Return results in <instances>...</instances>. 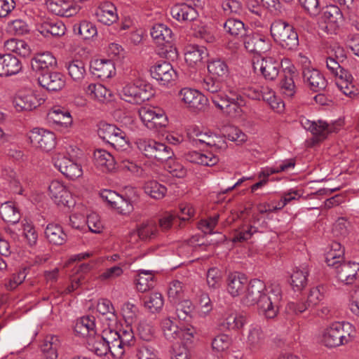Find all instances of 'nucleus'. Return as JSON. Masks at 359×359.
Segmentation results:
<instances>
[{
    "instance_id": "obj_48",
    "label": "nucleus",
    "mask_w": 359,
    "mask_h": 359,
    "mask_svg": "<svg viewBox=\"0 0 359 359\" xmlns=\"http://www.w3.org/2000/svg\"><path fill=\"white\" fill-rule=\"evenodd\" d=\"M143 189L146 194L157 200L163 198L167 192L165 186L154 180L147 182Z\"/></svg>"
},
{
    "instance_id": "obj_45",
    "label": "nucleus",
    "mask_w": 359,
    "mask_h": 359,
    "mask_svg": "<svg viewBox=\"0 0 359 359\" xmlns=\"http://www.w3.org/2000/svg\"><path fill=\"white\" fill-rule=\"evenodd\" d=\"M185 158L191 163L206 166L213 165L217 161V158L211 154H210V156H208L196 151H189L185 154Z\"/></svg>"
},
{
    "instance_id": "obj_42",
    "label": "nucleus",
    "mask_w": 359,
    "mask_h": 359,
    "mask_svg": "<svg viewBox=\"0 0 359 359\" xmlns=\"http://www.w3.org/2000/svg\"><path fill=\"white\" fill-rule=\"evenodd\" d=\"M135 281L137 290L140 292H146L155 286L154 275L151 271H140Z\"/></svg>"
},
{
    "instance_id": "obj_50",
    "label": "nucleus",
    "mask_w": 359,
    "mask_h": 359,
    "mask_svg": "<svg viewBox=\"0 0 359 359\" xmlns=\"http://www.w3.org/2000/svg\"><path fill=\"white\" fill-rule=\"evenodd\" d=\"M309 271L307 268L302 269H296L291 275V285L297 291L303 290L307 284V276Z\"/></svg>"
},
{
    "instance_id": "obj_36",
    "label": "nucleus",
    "mask_w": 359,
    "mask_h": 359,
    "mask_svg": "<svg viewBox=\"0 0 359 359\" xmlns=\"http://www.w3.org/2000/svg\"><path fill=\"white\" fill-rule=\"evenodd\" d=\"M87 348L98 356L105 355L109 351V344H106L103 335L95 334L87 339Z\"/></svg>"
},
{
    "instance_id": "obj_27",
    "label": "nucleus",
    "mask_w": 359,
    "mask_h": 359,
    "mask_svg": "<svg viewBox=\"0 0 359 359\" xmlns=\"http://www.w3.org/2000/svg\"><path fill=\"white\" fill-rule=\"evenodd\" d=\"M95 164L104 172H111L116 168L114 156L104 149H96L94 151Z\"/></svg>"
},
{
    "instance_id": "obj_59",
    "label": "nucleus",
    "mask_w": 359,
    "mask_h": 359,
    "mask_svg": "<svg viewBox=\"0 0 359 359\" xmlns=\"http://www.w3.org/2000/svg\"><path fill=\"white\" fill-rule=\"evenodd\" d=\"M115 149L124 151L129 147L126 133L118 128L117 133L110 140L109 143Z\"/></svg>"
},
{
    "instance_id": "obj_40",
    "label": "nucleus",
    "mask_w": 359,
    "mask_h": 359,
    "mask_svg": "<svg viewBox=\"0 0 359 359\" xmlns=\"http://www.w3.org/2000/svg\"><path fill=\"white\" fill-rule=\"evenodd\" d=\"M138 237L142 241H151L156 237L158 229L154 221L147 220L136 227Z\"/></svg>"
},
{
    "instance_id": "obj_26",
    "label": "nucleus",
    "mask_w": 359,
    "mask_h": 359,
    "mask_svg": "<svg viewBox=\"0 0 359 359\" xmlns=\"http://www.w3.org/2000/svg\"><path fill=\"white\" fill-rule=\"evenodd\" d=\"M36 27L44 36H48L49 34L53 36H61L65 34L66 29L65 25L60 21L44 20L37 23Z\"/></svg>"
},
{
    "instance_id": "obj_18",
    "label": "nucleus",
    "mask_w": 359,
    "mask_h": 359,
    "mask_svg": "<svg viewBox=\"0 0 359 359\" xmlns=\"http://www.w3.org/2000/svg\"><path fill=\"white\" fill-rule=\"evenodd\" d=\"M91 72L96 77L105 80L115 74L114 62L111 60H95L90 65Z\"/></svg>"
},
{
    "instance_id": "obj_13",
    "label": "nucleus",
    "mask_w": 359,
    "mask_h": 359,
    "mask_svg": "<svg viewBox=\"0 0 359 359\" xmlns=\"http://www.w3.org/2000/svg\"><path fill=\"white\" fill-rule=\"evenodd\" d=\"M48 9L53 13L63 17H72L80 10V6L65 0H47Z\"/></svg>"
},
{
    "instance_id": "obj_31",
    "label": "nucleus",
    "mask_w": 359,
    "mask_h": 359,
    "mask_svg": "<svg viewBox=\"0 0 359 359\" xmlns=\"http://www.w3.org/2000/svg\"><path fill=\"white\" fill-rule=\"evenodd\" d=\"M95 323L94 316H83L77 320L74 326V331L87 339L95 334Z\"/></svg>"
},
{
    "instance_id": "obj_33",
    "label": "nucleus",
    "mask_w": 359,
    "mask_h": 359,
    "mask_svg": "<svg viewBox=\"0 0 359 359\" xmlns=\"http://www.w3.org/2000/svg\"><path fill=\"white\" fill-rule=\"evenodd\" d=\"M59 339L56 336H47L41 346V359H57Z\"/></svg>"
},
{
    "instance_id": "obj_7",
    "label": "nucleus",
    "mask_w": 359,
    "mask_h": 359,
    "mask_svg": "<svg viewBox=\"0 0 359 359\" xmlns=\"http://www.w3.org/2000/svg\"><path fill=\"white\" fill-rule=\"evenodd\" d=\"M43 100L39 98L31 90L18 92L13 100V106L18 111H32L39 107Z\"/></svg>"
},
{
    "instance_id": "obj_5",
    "label": "nucleus",
    "mask_w": 359,
    "mask_h": 359,
    "mask_svg": "<svg viewBox=\"0 0 359 359\" xmlns=\"http://www.w3.org/2000/svg\"><path fill=\"white\" fill-rule=\"evenodd\" d=\"M252 65L254 72L260 74L266 80L273 81L279 74L280 63L273 57H257L253 59Z\"/></svg>"
},
{
    "instance_id": "obj_24",
    "label": "nucleus",
    "mask_w": 359,
    "mask_h": 359,
    "mask_svg": "<svg viewBox=\"0 0 359 359\" xmlns=\"http://www.w3.org/2000/svg\"><path fill=\"white\" fill-rule=\"evenodd\" d=\"M172 17L178 21L191 22L198 17L196 10L187 4L175 5L170 11Z\"/></svg>"
},
{
    "instance_id": "obj_41",
    "label": "nucleus",
    "mask_w": 359,
    "mask_h": 359,
    "mask_svg": "<svg viewBox=\"0 0 359 359\" xmlns=\"http://www.w3.org/2000/svg\"><path fill=\"white\" fill-rule=\"evenodd\" d=\"M151 36L157 44L172 41V32L163 24H156L151 31Z\"/></svg>"
},
{
    "instance_id": "obj_57",
    "label": "nucleus",
    "mask_w": 359,
    "mask_h": 359,
    "mask_svg": "<svg viewBox=\"0 0 359 359\" xmlns=\"http://www.w3.org/2000/svg\"><path fill=\"white\" fill-rule=\"evenodd\" d=\"M161 328L164 336L168 340H173L180 334L179 328L169 318H165L161 322Z\"/></svg>"
},
{
    "instance_id": "obj_20",
    "label": "nucleus",
    "mask_w": 359,
    "mask_h": 359,
    "mask_svg": "<svg viewBox=\"0 0 359 359\" xmlns=\"http://www.w3.org/2000/svg\"><path fill=\"white\" fill-rule=\"evenodd\" d=\"M96 16L99 22L106 25H111L118 20L116 8L109 1L100 4L96 11Z\"/></svg>"
},
{
    "instance_id": "obj_44",
    "label": "nucleus",
    "mask_w": 359,
    "mask_h": 359,
    "mask_svg": "<svg viewBox=\"0 0 359 359\" xmlns=\"http://www.w3.org/2000/svg\"><path fill=\"white\" fill-rule=\"evenodd\" d=\"M20 218V212L13 202L1 203V219L7 223L15 224Z\"/></svg>"
},
{
    "instance_id": "obj_3",
    "label": "nucleus",
    "mask_w": 359,
    "mask_h": 359,
    "mask_svg": "<svg viewBox=\"0 0 359 359\" xmlns=\"http://www.w3.org/2000/svg\"><path fill=\"white\" fill-rule=\"evenodd\" d=\"M351 330L352 326L348 323L335 322L324 331L323 342L330 348L346 344L352 340Z\"/></svg>"
},
{
    "instance_id": "obj_22",
    "label": "nucleus",
    "mask_w": 359,
    "mask_h": 359,
    "mask_svg": "<svg viewBox=\"0 0 359 359\" xmlns=\"http://www.w3.org/2000/svg\"><path fill=\"white\" fill-rule=\"evenodd\" d=\"M208 55L205 47L198 45H189L187 47L185 61L191 67L198 66L203 63V60Z\"/></svg>"
},
{
    "instance_id": "obj_39",
    "label": "nucleus",
    "mask_w": 359,
    "mask_h": 359,
    "mask_svg": "<svg viewBox=\"0 0 359 359\" xmlns=\"http://www.w3.org/2000/svg\"><path fill=\"white\" fill-rule=\"evenodd\" d=\"M144 307L152 313H159L164 304V299L159 292H151L142 298Z\"/></svg>"
},
{
    "instance_id": "obj_17",
    "label": "nucleus",
    "mask_w": 359,
    "mask_h": 359,
    "mask_svg": "<svg viewBox=\"0 0 359 359\" xmlns=\"http://www.w3.org/2000/svg\"><path fill=\"white\" fill-rule=\"evenodd\" d=\"M50 198L57 205L70 206L72 196L66 187L59 181H52L48 187Z\"/></svg>"
},
{
    "instance_id": "obj_38",
    "label": "nucleus",
    "mask_w": 359,
    "mask_h": 359,
    "mask_svg": "<svg viewBox=\"0 0 359 359\" xmlns=\"http://www.w3.org/2000/svg\"><path fill=\"white\" fill-rule=\"evenodd\" d=\"M344 249L338 242L334 241L330 245V249L325 254V262L329 266L336 267L341 264Z\"/></svg>"
},
{
    "instance_id": "obj_60",
    "label": "nucleus",
    "mask_w": 359,
    "mask_h": 359,
    "mask_svg": "<svg viewBox=\"0 0 359 359\" xmlns=\"http://www.w3.org/2000/svg\"><path fill=\"white\" fill-rule=\"evenodd\" d=\"M222 81V80L212 76H207L202 82V88L212 95L217 94L221 91Z\"/></svg>"
},
{
    "instance_id": "obj_32",
    "label": "nucleus",
    "mask_w": 359,
    "mask_h": 359,
    "mask_svg": "<svg viewBox=\"0 0 359 359\" xmlns=\"http://www.w3.org/2000/svg\"><path fill=\"white\" fill-rule=\"evenodd\" d=\"M45 235L49 243L57 245L64 244L67 238L62 226L57 224H48L45 230Z\"/></svg>"
},
{
    "instance_id": "obj_19",
    "label": "nucleus",
    "mask_w": 359,
    "mask_h": 359,
    "mask_svg": "<svg viewBox=\"0 0 359 359\" xmlns=\"http://www.w3.org/2000/svg\"><path fill=\"white\" fill-rule=\"evenodd\" d=\"M106 344H109V351L114 358H121L126 350L121 343L120 336L117 331L105 330L102 334Z\"/></svg>"
},
{
    "instance_id": "obj_9",
    "label": "nucleus",
    "mask_w": 359,
    "mask_h": 359,
    "mask_svg": "<svg viewBox=\"0 0 359 359\" xmlns=\"http://www.w3.org/2000/svg\"><path fill=\"white\" fill-rule=\"evenodd\" d=\"M29 139L34 147L45 151H50L55 145V134L43 129H33L29 133Z\"/></svg>"
},
{
    "instance_id": "obj_64",
    "label": "nucleus",
    "mask_w": 359,
    "mask_h": 359,
    "mask_svg": "<svg viewBox=\"0 0 359 359\" xmlns=\"http://www.w3.org/2000/svg\"><path fill=\"white\" fill-rule=\"evenodd\" d=\"M120 336L121 343L124 348H129L134 344L135 336L133 332L131 325L127 324L125 328H122L118 332Z\"/></svg>"
},
{
    "instance_id": "obj_16",
    "label": "nucleus",
    "mask_w": 359,
    "mask_h": 359,
    "mask_svg": "<svg viewBox=\"0 0 359 359\" xmlns=\"http://www.w3.org/2000/svg\"><path fill=\"white\" fill-rule=\"evenodd\" d=\"M178 95L181 101L194 109H201L208 101V98L199 91L191 88H182Z\"/></svg>"
},
{
    "instance_id": "obj_28",
    "label": "nucleus",
    "mask_w": 359,
    "mask_h": 359,
    "mask_svg": "<svg viewBox=\"0 0 359 359\" xmlns=\"http://www.w3.org/2000/svg\"><path fill=\"white\" fill-rule=\"evenodd\" d=\"M302 126L307 130H309L315 136L316 141L320 142L326 138L330 133L329 126L327 123L322 121L318 122L311 121L308 119L302 121Z\"/></svg>"
},
{
    "instance_id": "obj_63",
    "label": "nucleus",
    "mask_w": 359,
    "mask_h": 359,
    "mask_svg": "<svg viewBox=\"0 0 359 359\" xmlns=\"http://www.w3.org/2000/svg\"><path fill=\"white\" fill-rule=\"evenodd\" d=\"M158 46L157 53L161 57L171 60L177 57V48L173 46L172 41L165 42V43L158 44Z\"/></svg>"
},
{
    "instance_id": "obj_10",
    "label": "nucleus",
    "mask_w": 359,
    "mask_h": 359,
    "mask_svg": "<svg viewBox=\"0 0 359 359\" xmlns=\"http://www.w3.org/2000/svg\"><path fill=\"white\" fill-rule=\"evenodd\" d=\"M39 84L48 91H59L66 84V76L60 72H45L38 78Z\"/></svg>"
},
{
    "instance_id": "obj_25",
    "label": "nucleus",
    "mask_w": 359,
    "mask_h": 359,
    "mask_svg": "<svg viewBox=\"0 0 359 359\" xmlns=\"http://www.w3.org/2000/svg\"><path fill=\"white\" fill-rule=\"evenodd\" d=\"M227 291L233 297L239 296L244 291L247 278L240 273H233L228 276Z\"/></svg>"
},
{
    "instance_id": "obj_23",
    "label": "nucleus",
    "mask_w": 359,
    "mask_h": 359,
    "mask_svg": "<svg viewBox=\"0 0 359 359\" xmlns=\"http://www.w3.org/2000/svg\"><path fill=\"white\" fill-rule=\"evenodd\" d=\"M32 67L36 72H49V69L57 66L56 58L50 52L37 53L32 60Z\"/></svg>"
},
{
    "instance_id": "obj_4",
    "label": "nucleus",
    "mask_w": 359,
    "mask_h": 359,
    "mask_svg": "<svg viewBox=\"0 0 359 359\" xmlns=\"http://www.w3.org/2000/svg\"><path fill=\"white\" fill-rule=\"evenodd\" d=\"M136 144L143 155L152 160L165 162L174 156V152L170 147L154 140L139 139Z\"/></svg>"
},
{
    "instance_id": "obj_12",
    "label": "nucleus",
    "mask_w": 359,
    "mask_h": 359,
    "mask_svg": "<svg viewBox=\"0 0 359 359\" xmlns=\"http://www.w3.org/2000/svg\"><path fill=\"white\" fill-rule=\"evenodd\" d=\"M337 276L346 285L353 284L359 279V264L352 262H343L335 267Z\"/></svg>"
},
{
    "instance_id": "obj_55",
    "label": "nucleus",
    "mask_w": 359,
    "mask_h": 359,
    "mask_svg": "<svg viewBox=\"0 0 359 359\" xmlns=\"http://www.w3.org/2000/svg\"><path fill=\"white\" fill-rule=\"evenodd\" d=\"M74 31L86 40L93 38L97 34L95 26L88 21H82L79 25H74Z\"/></svg>"
},
{
    "instance_id": "obj_6",
    "label": "nucleus",
    "mask_w": 359,
    "mask_h": 359,
    "mask_svg": "<svg viewBox=\"0 0 359 359\" xmlns=\"http://www.w3.org/2000/svg\"><path fill=\"white\" fill-rule=\"evenodd\" d=\"M147 85L127 84L120 92L121 98L127 102L140 104L149 100L152 94L147 90Z\"/></svg>"
},
{
    "instance_id": "obj_14",
    "label": "nucleus",
    "mask_w": 359,
    "mask_h": 359,
    "mask_svg": "<svg viewBox=\"0 0 359 359\" xmlns=\"http://www.w3.org/2000/svg\"><path fill=\"white\" fill-rule=\"evenodd\" d=\"M188 135L194 141L205 144L209 147H214L217 149L225 147V142L222 137H219L212 133H202L197 128H193L189 130Z\"/></svg>"
},
{
    "instance_id": "obj_49",
    "label": "nucleus",
    "mask_w": 359,
    "mask_h": 359,
    "mask_svg": "<svg viewBox=\"0 0 359 359\" xmlns=\"http://www.w3.org/2000/svg\"><path fill=\"white\" fill-rule=\"evenodd\" d=\"M15 136L12 135H6L1 130V144H4V149L6 154L11 157L18 158L22 156L20 151L15 144Z\"/></svg>"
},
{
    "instance_id": "obj_51",
    "label": "nucleus",
    "mask_w": 359,
    "mask_h": 359,
    "mask_svg": "<svg viewBox=\"0 0 359 359\" xmlns=\"http://www.w3.org/2000/svg\"><path fill=\"white\" fill-rule=\"evenodd\" d=\"M343 72L344 76L342 78H339L336 83L344 95L351 97L356 94L358 90L352 84L353 76L351 74L348 72Z\"/></svg>"
},
{
    "instance_id": "obj_54",
    "label": "nucleus",
    "mask_w": 359,
    "mask_h": 359,
    "mask_svg": "<svg viewBox=\"0 0 359 359\" xmlns=\"http://www.w3.org/2000/svg\"><path fill=\"white\" fill-rule=\"evenodd\" d=\"M226 32L233 36H242L245 34L244 24L234 18L228 19L224 25Z\"/></svg>"
},
{
    "instance_id": "obj_58",
    "label": "nucleus",
    "mask_w": 359,
    "mask_h": 359,
    "mask_svg": "<svg viewBox=\"0 0 359 359\" xmlns=\"http://www.w3.org/2000/svg\"><path fill=\"white\" fill-rule=\"evenodd\" d=\"M176 314L180 320L188 321L191 318L194 306L191 301L184 300L177 303Z\"/></svg>"
},
{
    "instance_id": "obj_43",
    "label": "nucleus",
    "mask_w": 359,
    "mask_h": 359,
    "mask_svg": "<svg viewBox=\"0 0 359 359\" xmlns=\"http://www.w3.org/2000/svg\"><path fill=\"white\" fill-rule=\"evenodd\" d=\"M208 70L210 76L222 81L229 75V67L221 59L211 60L208 65Z\"/></svg>"
},
{
    "instance_id": "obj_53",
    "label": "nucleus",
    "mask_w": 359,
    "mask_h": 359,
    "mask_svg": "<svg viewBox=\"0 0 359 359\" xmlns=\"http://www.w3.org/2000/svg\"><path fill=\"white\" fill-rule=\"evenodd\" d=\"M244 105L245 101L243 97L241 95H236L235 98L231 99L224 112L229 116H240L243 111L241 107Z\"/></svg>"
},
{
    "instance_id": "obj_29",
    "label": "nucleus",
    "mask_w": 359,
    "mask_h": 359,
    "mask_svg": "<svg viewBox=\"0 0 359 359\" xmlns=\"http://www.w3.org/2000/svg\"><path fill=\"white\" fill-rule=\"evenodd\" d=\"M68 74L76 83H81L86 75L85 63L79 59H73L65 63Z\"/></svg>"
},
{
    "instance_id": "obj_46",
    "label": "nucleus",
    "mask_w": 359,
    "mask_h": 359,
    "mask_svg": "<svg viewBox=\"0 0 359 359\" xmlns=\"http://www.w3.org/2000/svg\"><path fill=\"white\" fill-rule=\"evenodd\" d=\"M50 118L57 125L67 127L72 123V118L68 110L60 107H55L49 113Z\"/></svg>"
},
{
    "instance_id": "obj_35",
    "label": "nucleus",
    "mask_w": 359,
    "mask_h": 359,
    "mask_svg": "<svg viewBox=\"0 0 359 359\" xmlns=\"http://www.w3.org/2000/svg\"><path fill=\"white\" fill-rule=\"evenodd\" d=\"M344 11L338 6L330 4L325 8L323 18L325 22L339 27L344 20Z\"/></svg>"
},
{
    "instance_id": "obj_56",
    "label": "nucleus",
    "mask_w": 359,
    "mask_h": 359,
    "mask_svg": "<svg viewBox=\"0 0 359 359\" xmlns=\"http://www.w3.org/2000/svg\"><path fill=\"white\" fill-rule=\"evenodd\" d=\"M122 316L128 325H132L137 320L139 309L137 306L130 302H126L122 307Z\"/></svg>"
},
{
    "instance_id": "obj_61",
    "label": "nucleus",
    "mask_w": 359,
    "mask_h": 359,
    "mask_svg": "<svg viewBox=\"0 0 359 359\" xmlns=\"http://www.w3.org/2000/svg\"><path fill=\"white\" fill-rule=\"evenodd\" d=\"M86 92L93 98L99 101H102L107 98V95H110L107 89L100 83H90L88 85Z\"/></svg>"
},
{
    "instance_id": "obj_34",
    "label": "nucleus",
    "mask_w": 359,
    "mask_h": 359,
    "mask_svg": "<svg viewBox=\"0 0 359 359\" xmlns=\"http://www.w3.org/2000/svg\"><path fill=\"white\" fill-rule=\"evenodd\" d=\"M244 46L248 52L257 54L264 52L266 47L264 38L258 34L246 35L244 38Z\"/></svg>"
},
{
    "instance_id": "obj_8",
    "label": "nucleus",
    "mask_w": 359,
    "mask_h": 359,
    "mask_svg": "<svg viewBox=\"0 0 359 359\" xmlns=\"http://www.w3.org/2000/svg\"><path fill=\"white\" fill-rule=\"evenodd\" d=\"M54 165L67 178L75 180L82 175L81 165L64 155L58 154L53 158Z\"/></svg>"
},
{
    "instance_id": "obj_21",
    "label": "nucleus",
    "mask_w": 359,
    "mask_h": 359,
    "mask_svg": "<svg viewBox=\"0 0 359 359\" xmlns=\"http://www.w3.org/2000/svg\"><path fill=\"white\" fill-rule=\"evenodd\" d=\"M1 177L4 180L1 183L4 191L14 194H22V189L20 182L16 172L13 169L1 170Z\"/></svg>"
},
{
    "instance_id": "obj_15",
    "label": "nucleus",
    "mask_w": 359,
    "mask_h": 359,
    "mask_svg": "<svg viewBox=\"0 0 359 359\" xmlns=\"http://www.w3.org/2000/svg\"><path fill=\"white\" fill-rule=\"evenodd\" d=\"M151 74L154 79L165 85L177 77V74L170 63L163 61L151 67Z\"/></svg>"
},
{
    "instance_id": "obj_62",
    "label": "nucleus",
    "mask_w": 359,
    "mask_h": 359,
    "mask_svg": "<svg viewBox=\"0 0 359 359\" xmlns=\"http://www.w3.org/2000/svg\"><path fill=\"white\" fill-rule=\"evenodd\" d=\"M118 128L115 125L107 123H100L97 130L98 135L104 141L109 143L110 140L117 133Z\"/></svg>"
},
{
    "instance_id": "obj_37",
    "label": "nucleus",
    "mask_w": 359,
    "mask_h": 359,
    "mask_svg": "<svg viewBox=\"0 0 359 359\" xmlns=\"http://www.w3.org/2000/svg\"><path fill=\"white\" fill-rule=\"evenodd\" d=\"M1 60L4 74L6 76L16 74L22 69L20 60L12 54L5 53L1 55Z\"/></svg>"
},
{
    "instance_id": "obj_52",
    "label": "nucleus",
    "mask_w": 359,
    "mask_h": 359,
    "mask_svg": "<svg viewBox=\"0 0 359 359\" xmlns=\"http://www.w3.org/2000/svg\"><path fill=\"white\" fill-rule=\"evenodd\" d=\"M168 295L169 300L177 304L184 297V284L179 280H173L170 283Z\"/></svg>"
},
{
    "instance_id": "obj_30",
    "label": "nucleus",
    "mask_w": 359,
    "mask_h": 359,
    "mask_svg": "<svg viewBox=\"0 0 359 359\" xmlns=\"http://www.w3.org/2000/svg\"><path fill=\"white\" fill-rule=\"evenodd\" d=\"M298 76V72L294 66L288 67L285 71L284 78L280 81V87L285 95L292 97L296 92L294 79Z\"/></svg>"
},
{
    "instance_id": "obj_2",
    "label": "nucleus",
    "mask_w": 359,
    "mask_h": 359,
    "mask_svg": "<svg viewBox=\"0 0 359 359\" xmlns=\"http://www.w3.org/2000/svg\"><path fill=\"white\" fill-rule=\"evenodd\" d=\"M271 35L283 49L294 51L299 46V36L294 27L283 20H274L270 27Z\"/></svg>"
},
{
    "instance_id": "obj_1",
    "label": "nucleus",
    "mask_w": 359,
    "mask_h": 359,
    "mask_svg": "<svg viewBox=\"0 0 359 359\" xmlns=\"http://www.w3.org/2000/svg\"><path fill=\"white\" fill-rule=\"evenodd\" d=\"M266 292L264 281L252 279L248 283L243 303L247 306L257 304L259 310L267 318H273L278 312L281 294L279 290Z\"/></svg>"
},
{
    "instance_id": "obj_47",
    "label": "nucleus",
    "mask_w": 359,
    "mask_h": 359,
    "mask_svg": "<svg viewBox=\"0 0 359 359\" xmlns=\"http://www.w3.org/2000/svg\"><path fill=\"white\" fill-rule=\"evenodd\" d=\"M245 321L244 316L231 313L224 319L219 326L222 330H238L244 326Z\"/></svg>"
},
{
    "instance_id": "obj_11",
    "label": "nucleus",
    "mask_w": 359,
    "mask_h": 359,
    "mask_svg": "<svg viewBox=\"0 0 359 359\" xmlns=\"http://www.w3.org/2000/svg\"><path fill=\"white\" fill-rule=\"evenodd\" d=\"M302 78L304 84L314 92L324 90L327 86L326 79L318 69L303 66Z\"/></svg>"
}]
</instances>
